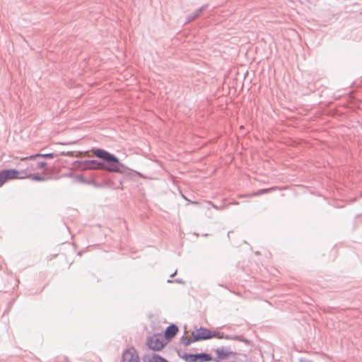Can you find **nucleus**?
I'll return each instance as SVG.
<instances>
[{
	"instance_id": "8",
	"label": "nucleus",
	"mask_w": 362,
	"mask_h": 362,
	"mask_svg": "<svg viewBox=\"0 0 362 362\" xmlns=\"http://www.w3.org/2000/svg\"><path fill=\"white\" fill-rule=\"evenodd\" d=\"M85 169H93V170H102L103 163L98 162L97 160H87L84 162Z\"/></svg>"
},
{
	"instance_id": "10",
	"label": "nucleus",
	"mask_w": 362,
	"mask_h": 362,
	"mask_svg": "<svg viewBox=\"0 0 362 362\" xmlns=\"http://www.w3.org/2000/svg\"><path fill=\"white\" fill-rule=\"evenodd\" d=\"M276 189V187H272V188H268V189H259V190H258L257 192H252V193H250V194H245V195H242L240 197H255V196H259V195L268 193L269 192L274 191Z\"/></svg>"
},
{
	"instance_id": "7",
	"label": "nucleus",
	"mask_w": 362,
	"mask_h": 362,
	"mask_svg": "<svg viewBox=\"0 0 362 362\" xmlns=\"http://www.w3.org/2000/svg\"><path fill=\"white\" fill-rule=\"evenodd\" d=\"M178 332V328L175 325H170L165 332V338L169 341H170Z\"/></svg>"
},
{
	"instance_id": "13",
	"label": "nucleus",
	"mask_w": 362,
	"mask_h": 362,
	"mask_svg": "<svg viewBox=\"0 0 362 362\" xmlns=\"http://www.w3.org/2000/svg\"><path fill=\"white\" fill-rule=\"evenodd\" d=\"M216 353L219 360L225 359L229 356V353L226 352L223 349H217Z\"/></svg>"
},
{
	"instance_id": "4",
	"label": "nucleus",
	"mask_w": 362,
	"mask_h": 362,
	"mask_svg": "<svg viewBox=\"0 0 362 362\" xmlns=\"http://www.w3.org/2000/svg\"><path fill=\"white\" fill-rule=\"evenodd\" d=\"M193 336L196 341L208 339L211 338H224L223 335L220 334V333L217 332H211L205 328H200L193 334Z\"/></svg>"
},
{
	"instance_id": "12",
	"label": "nucleus",
	"mask_w": 362,
	"mask_h": 362,
	"mask_svg": "<svg viewBox=\"0 0 362 362\" xmlns=\"http://www.w3.org/2000/svg\"><path fill=\"white\" fill-rule=\"evenodd\" d=\"M196 359L198 360V362H206L212 361L211 356L207 354H196Z\"/></svg>"
},
{
	"instance_id": "6",
	"label": "nucleus",
	"mask_w": 362,
	"mask_h": 362,
	"mask_svg": "<svg viewBox=\"0 0 362 362\" xmlns=\"http://www.w3.org/2000/svg\"><path fill=\"white\" fill-rule=\"evenodd\" d=\"M122 362H139V357L135 349L129 348L124 351Z\"/></svg>"
},
{
	"instance_id": "9",
	"label": "nucleus",
	"mask_w": 362,
	"mask_h": 362,
	"mask_svg": "<svg viewBox=\"0 0 362 362\" xmlns=\"http://www.w3.org/2000/svg\"><path fill=\"white\" fill-rule=\"evenodd\" d=\"M37 158H53L54 154L53 153H45V154L37 153V154L32 155V156H30L28 157L21 158L20 160L21 161L33 160H35Z\"/></svg>"
},
{
	"instance_id": "14",
	"label": "nucleus",
	"mask_w": 362,
	"mask_h": 362,
	"mask_svg": "<svg viewBox=\"0 0 362 362\" xmlns=\"http://www.w3.org/2000/svg\"><path fill=\"white\" fill-rule=\"evenodd\" d=\"M182 358L186 362H198V360L196 359V354H185L182 356Z\"/></svg>"
},
{
	"instance_id": "3",
	"label": "nucleus",
	"mask_w": 362,
	"mask_h": 362,
	"mask_svg": "<svg viewBox=\"0 0 362 362\" xmlns=\"http://www.w3.org/2000/svg\"><path fill=\"white\" fill-rule=\"evenodd\" d=\"M47 164L45 162H37L35 163H30L25 170L30 171L35 175H43L44 180H46L47 175Z\"/></svg>"
},
{
	"instance_id": "5",
	"label": "nucleus",
	"mask_w": 362,
	"mask_h": 362,
	"mask_svg": "<svg viewBox=\"0 0 362 362\" xmlns=\"http://www.w3.org/2000/svg\"><path fill=\"white\" fill-rule=\"evenodd\" d=\"M166 344L167 342L163 341L161 334H155L151 337L148 340V345L149 348L154 351H160Z\"/></svg>"
},
{
	"instance_id": "11",
	"label": "nucleus",
	"mask_w": 362,
	"mask_h": 362,
	"mask_svg": "<svg viewBox=\"0 0 362 362\" xmlns=\"http://www.w3.org/2000/svg\"><path fill=\"white\" fill-rule=\"evenodd\" d=\"M145 362H168L167 360L162 358L161 356L153 354L152 356H148L145 357Z\"/></svg>"
},
{
	"instance_id": "2",
	"label": "nucleus",
	"mask_w": 362,
	"mask_h": 362,
	"mask_svg": "<svg viewBox=\"0 0 362 362\" xmlns=\"http://www.w3.org/2000/svg\"><path fill=\"white\" fill-rule=\"evenodd\" d=\"M5 182L13 180L30 179L34 181H44V176L35 175L28 170H18L16 169H8L1 171Z\"/></svg>"
},
{
	"instance_id": "1",
	"label": "nucleus",
	"mask_w": 362,
	"mask_h": 362,
	"mask_svg": "<svg viewBox=\"0 0 362 362\" xmlns=\"http://www.w3.org/2000/svg\"><path fill=\"white\" fill-rule=\"evenodd\" d=\"M95 156L103 159L105 163H103V169L111 173H122V168L124 166L121 163L119 159L114 155L103 149H95L93 151Z\"/></svg>"
}]
</instances>
